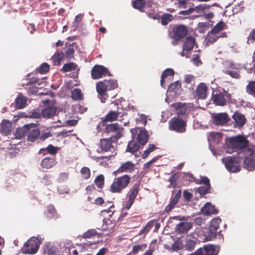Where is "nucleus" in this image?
Segmentation results:
<instances>
[{
	"instance_id": "nucleus-1",
	"label": "nucleus",
	"mask_w": 255,
	"mask_h": 255,
	"mask_svg": "<svg viewBox=\"0 0 255 255\" xmlns=\"http://www.w3.org/2000/svg\"><path fill=\"white\" fill-rule=\"evenodd\" d=\"M118 87V82L115 79L104 80L97 83L96 90L98 93V98L102 103H105L108 97V90H113Z\"/></svg>"
},
{
	"instance_id": "nucleus-2",
	"label": "nucleus",
	"mask_w": 255,
	"mask_h": 255,
	"mask_svg": "<svg viewBox=\"0 0 255 255\" xmlns=\"http://www.w3.org/2000/svg\"><path fill=\"white\" fill-rule=\"evenodd\" d=\"M130 180L131 177L128 174L115 178L110 186V192L113 193H122L128 187Z\"/></svg>"
},
{
	"instance_id": "nucleus-3",
	"label": "nucleus",
	"mask_w": 255,
	"mask_h": 255,
	"mask_svg": "<svg viewBox=\"0 0 255 255\" xmlns=\"http://www.w3.org/2000/svg\"><path fill=\"white\" fill-rule=\"evenodd\" d=\"M249 144V141L242 135H238L230 137L227 144L230 148L231 152H238L239 150L246 148Z\"/></svg>"
},
{
	"instance_id": "nucleus-4",
	"label": "nucleus",
	"mask_w": 255,
	"mask_h": 255,
	"mask_svg": "<svg viewBox=\"0 0 255 255\" xmlns=\"http://www.w3.org/2000/svg\"><path fill=\"white\" fill-rule=\"evenodd\" d=\"M40 244L41 242L37 237H32L24 243L21 248V252L23 254H35L38 252Z\"/></svg>"
},
{
	"instance_id": "nucleus-5",
	"label": "nucleus",
	"mask_w": 255,
	"mask_h": 255,
	"mask_svg": "<svg viewBox=\"0 0 255 255\" xmlns=\"http://www.w3.org/2000/svg\"><path fill=\"white\" fill-rule=\"evenodd\" d=\"M211 100L216 106H225L231 101V95L224 89L223 92L212 93Z\"/></svg>"
},
{
	"instance_id": "nucleus-6",
	"label": "nucleus",
	"mask_w": 255,
	"mask_h": 255,
	"mask_svg": "<svg viewBox=\"0 0 255 255\" xmlns=\"http://www.w3.org/2000/svg\"><path fill=\"white\" fill-rule=\"evenodd\" d=\"M123 129V128L118 124L114 123L106 125L105 131L107 133H112L110 139L116 142L122 137Z\"/></svg>"
},
{
	"instance_id": "nucleus-7",
	"label": "nucleus",
	"mask_w": 255,
	"mask_h": 255,
	"mask_svg": "<svg viewBox=\"0 0 255 255\" xmlns=\"http://www.w3.org/2000/svg\"><path fill=\"white\" fill-rule=\"evenodd\" d=\"M169 129L178 133H183L186 129V121L182 119L174 117L169 122Z\"/></svg>"
},
{
	"instance_id": "nucleus-8",
	"label": "nucleus",
	"mask_w": 255,
	"mask_h": 255,
	"mask_svg": "<svg viewBox=\"0 0 255 255\" xmlns=\"http://www.w3.org/2000/svg\"><path fill=\"white\" fill-rule=\"evenodd\" d=\"M226 168L231 172H237L240 171V161L237 157L228 156L222 159Z\"/></svg>"
},
{
	"instance_id": "nucleus-9",
	"label": "nucleus",
	"mask_w": 255,
	"mask_h": 255,
	"mask_svg": "<svg viewBox=\"0 0 255 255\" xmlns=\"http://www.w3.org/2000/svg\"><path fill=\"white\" fill-rule=\"evenodd\" d=\"M246 155L243 160L245 168L249 170L255 169V149L248 148L246 150Z\"/></svg>"
},
{
	"instance_id": "nucleus-10",
	"label": "nucleus",
	"mask_w": 255,
	"mask_h": 255,
	"mask_svg": "<svg viewBox=\"0 0 255 255\" xmlns=\"http://www.w3.org/2000/svg\"><path fill=\"white\" fill-rule=\"evenodd\" d=\"M140 186V183L139 182H137L134 184L130 188L127 194L128 201L125 205V209L128 210L132 205L134 202V200L139 192Z\"/></svg>"
},
{
	"instance_id": "nucleus-11",
	"label": "nucleus",
	"mask_w": 255,
	"mask_h": 255,
	"mask_svg": "<svg viewBox=\"0 0 255 255\" xmlns=\"http://www.w3.org/2000/svg\"><path fill=\"white\" fill-rule=\"evenodd\" d=\"M188 34V29L184 25H175L170 32V36L176 40H179L185 37Z\"/></svg>"
},
{
	"instance_id": "nucleus-12",
	"label": "nucleus",
	"mask_w": 255,
	"mask_h": 255,
	"mask_svg": "<svg viewBox=\"0 0 255 255\" xmlns=\"http://www.w3.org/2000/svg\"><path fill=\"white\" fill-rule=\"evenodd\" d=\"M112 142H114L110 139V138L101 139L99 145L98 152H111L110 154H114L113 151L115 150V149Z\"/></svg>"
},
{
	"instance_id": "nucleus-13",
	"label": "nucleus",
	"mask_w": 255,
	"mask_h": 255,
	"mask_svg": "<svg viewBox=\"0 0 255 255\" xmlns=\"http://www.w3.org/2000/svg\"><path fill=\"white\" fill-rule=\"evenodd\" d=\"M108 74L110 75L108 69L102 65H96L91 70V76L93 79H100Z\"/></svg>"
},
{
	"instance_id": "nucleus-14",
	"label": "nucleus",
	"mask_w": 255,
	"mask_h": 255,
	"mask_svg": "<svg viewBox=\"0 0 255 255\" xmlns=\"http://www.w3.org/2000/svg\"><path fill=\"white\" fill-rule=\"evenodd\" d=\"M135 165L131 161H128L121 164L117 170L114 172L115 175L124 172L132 173L135 170Z\"/></svg>"
},
{
	"instance_id": "nucleus-15",
	"label": "nucleus",
	"mask_w": 255,
	"mask_h": 255,
	"mask_svg": "<svg viewBox=\"0 0 255 255\" xmlns=\"http://www.w3.org/2000/svg\"><path fill=\"white\" fill-rule=\"evenodd\" d=\"M208 87L203 82L200 83L195 91V96L199 100H204L207 98Z\"/></svg>"
},
{
	"instance_id": "nucleus-16",
	"label": "nucleus",
	"mask_w": 255,
	"mask_h": 255,
	"mask_svg": "<svg viewBox=\"0 0 255 255\" xmlns=\"http://www.w3.org/2000/svg\"><path fill=\"white\" fill-rule=\"evenodd\" d=\"M190 255H217V254L214 246L208 245H204L203 249L200 248Z\"/></svg>"
},
{
	"instance_id": "nucleus-17",
	"label": "nucleus",
	"mask_w": 255,
	"mask_h": 255,
	"mask_svg": "<svg viewBox=\"0 0 255 255\" xmlns=\"http://www.w3.org/2000/svg\"><path fill=\"white\" fill-rule=\"evenodd\" d=\"M213 123L217 126H224L227 124L229 119L226 113H222L215 114L213 117Z\"/></svg>"
},
{
	"instance_id": "nucleus-18",
	"label": "nucleus",
	"mask_w": 255,
	"mask_h": 255,
	"mask_svg": "<svg viewBox=\"0 0 255 255\" xmlns=\"http://www.w3.org/2000/svg\"><path fill=\"white\" fill-rule=\"evenodd\" d=\"M36 125L34 124H26L22 127L17 128L15 133V136L17 138H21L33 128L35 127Z\"/></svg>"
},
{
	"instance_id": "nucleus-19",
	"label": "nucleus",
	"mask_w": 255,
	"mask_h": 255,
	"mask_svg": "<svg viewBox=\"0 0 255 255\" xmlns=\"http://www.w3.org/2000/svg\"><path fill=\"white\" fill-rule=\"evenodd\" d=\"M192 228V224L189 222H180L175 227V231L180 234H186Z\"/></svg>"
},
{
	"instance_id": "nucleus-20",
	"label": "nucleus",
	"mask_w": 255,
	"mask_h": 255,
	"mask_svg": "<svg viewBox=\"0 0 255 255\" xmlns=\"http://www.w3.org/2000/svg\"><path fill=\"white\" fill-rule=\"evenodd\" d=\"M56 159L53 157H45L42 159L40 165L45 169H50L54 167L57 164Z\"/></svg>"
},
{
	"instance_id": "nucleus-21",
	"label": "nucleus",
	"mask_w": 255,
	"mask_h": 255,
	"mask_svg": "<svg viewBox=\"0 0 255 255\" xmlns=\"http://www.w3.org/2000/svg\"><path fill=\"white\" fill-rule=\"evenodd\" d=\"M176 112L177 118L187 117L188 116V107L186 104L177 103L176 106Z\"/></svg>"
},
{
	"instance_id": "nucleus-22",
	"label": "nucleus",
	"mask_w": 255,
	"mask_h": 255,
	"mask_svg": "<svg viewBox=\"0 0 255 255\" xmlns=\"http://www.w3.org/2000/svg\"><path fill=\"white\" fill-rule=\"evenodd\" d=\"M57 112V109L53 106L46 107L42 110L41 115L43 118L49 119L55 116Z\"/></svg>"
},
{
	"instance_id": "nucleus-23",
	"label": "nucleus",
	"mask_w": 255,
	"mask_h": 255,
	"mask_svg": "<svg viewBox=\"0 0 255 255\" xmlns=\"http://www.w3.org/2000/svg\"><path fill=\"white\" fill-rule=\"evenodd\" d=\"M102 213H107L109 214V217L107 218L110 221H113V222L116 224L117 222L122 220L123 217L125 216L127 213H125L123 216H119L118 214L115 212H112L110 210H104L102 211Z\"/></svg>"
},
{
	"instance_id": "nucleus-24",
	"label": "nucleus",
	"mask_w": 255,
	"mask_h": 255,
	"mask_svg": "<svg viewBox=\"0 0 255 255\" xmlns=\"http://www.w3.org/2000/svg\"><path fill=\"white\" fill-rule=\"evenodd\" d=\"M181 191L179 190L173 198L171 199L170 203L165 207V211L169 213L171 210L175 207L181 197Z\"/></svg>"
},
{
	"instance_id": "nucleus-25",
	"label": "nucleus",
	"mask_w": 255,
	"mask_h": 255,
	"mask_svg": "<svg viewBox=\"0 0 255 255\" xmlns=\"http://www.w3.org/2000/svg\"><path fill=\"white\" fill-rule=\"evenodd\" d=\"M149 135L146 130H140L137 135V140L141 145H145L148 141Z\"/></svg>"
},
{
	"instance_id": "nucleus-26",
	"label": "nucleus",
	"mask_w": 255,
	"mask_h": 255,
	"mask_svg": "<svg viewBox=\"0 0 255 255\" xmlns=\"http://www.w3.org/2000/svg\"><path fill=\"white\" fill-rule=\"evenodd\" d=\"M201 211L203 214L206 215H215L218 213L215 207L210 203H206L201 208Z\"/></svg>"
},
{
	"instance_id": "nucleus-27",
	"label": "nucleus",
	"mask_w": 255,
	"mask_h": 255,
	"mask_svg": "<svg viewBox=\"0 0 255 255\" xmlns=\"http://www.w3.org/2000/svg\"><path fill=\"white\" fill-rule=\"evenodd\" d=\"M195 43V39L191 36L187 37L184 42L183 50L187 51L192 50Z\"/></svg>"
},
{
	"instance_id": "nucleus-28",
	"label": "nucleus",
	"mask_w": 255,
	"mask_h": 255,
	"mask_svg": "<svg viewBox=\"0 0 255 255\" xmlns=\"http://www.w3.org/2000/svg\"><path fill=\"white\" fill-rule=\"evenodd\" d=\"M232 118L237 125L240 127H242L245 125L246 121L245 117L243 114L237 112L234 113L232 116Z\"/></svg>"
},
{
	"instance_id": "nucleus-29",
	"label": "nucleus",
	"mask_w": 255,
	"mask_h": 255,
	"mask_svg": "<svg viewBox=\"0 0 255 255\" xmlns=\"http://www.w3.org/2000/svg\"><path fill=\"white\" fill-rule=\"evenodd\" d=\"M27 99L21 94H19L15 100V108L17 109H21L26 106Z\"/></svg>"
},
{
	"instance_id": "nucleus-30",
	"label": "nucleus",
	"mask_w": 255,
	"mask_h": 255,
	"mask_svg": "<svg viewBox=\"0 0 255 255\" xmlns=\"http://www.w3.org/2000/svg\"><path fill=\"white\" fill-rule=\"evenodd\" d=\"M218 231L209 227L204 232L205 240L206 241H212L215 239L217 235Z\"/></svg>"
},
{
	"instance_id": "nucleus-31",
	"label": "nucleus",
	"mask_w": 255,
	"mask_h": 255,
	"mask_svg": "<svg viewBox=\"0 0 255 255\" xmlns=\"http://www.w3.org/2000/svg\"><path fill=\"white\" fill-rule=\"evenodd\" d=\"M11 124L7 120H3L0 125V131L4 134L7 135L10 132Z\"/></svg>"
},
{
	"instance_id": "nucleus-32",
	"label": "nucleus",
	"mask_w": 255,
	"mask_h": 255,
	"mask_svg": "<svg viewBox=\"0 0 255 255\" xmlns=\"http://www.w3.org/2000/svg\"><path fill=\"white\" fill-rule=\"evenodd\" d=\"M27 139L30 142H34L38 138H39L40 130L38 129H32L29 131Z\"/></svg>"
},
{
	"instance_id": "nucleus-33",
	"label": "nucleus",
	"mask_w": 255,
	"mask_h": 255,
	"mask_svg": "<svg viewBox=\"0 0 255 255\" xmlns=\"http://www.w3.org/2000/svg\"><path fill=\"white\" fill-rule=\"evenodd\" d=\"M113 221H110L107 218H105L103 219V224L102 226V230L105 231H110L112 230L116 226Z\"/></svg>"
},
{
	"instance_id": "nucleus-34",
	"label": "nucleus",
	"mask_w": 255,
	"mask_h": 255,
	"mask_svg": "<svg viewBox=\"0 0 255 255\" xmlns=\"http://www.w3.org/2000/svg\"><path fill=\"white\" fill-rule=\"evenodd\" d=\"M155 222V221L154 220L149 221L142 228V229L139 232L138 235L139 236L142 235L145 236L153 227Z\"/></svg>"
},
{
	"instance_id": "nucleus-35",
	"label": "nucleus",
	"mask_w": 255,
	"mask_h": 255,
	"mask_svg": "<svg viewBox=\"0 0 255 255\" xmlns=\"http://www.w3.org/2000/svg\"><path fill=\"white\" fill-rule=\"evenodd\" d=\"M225 26V23L222 21H220L212 28L211 31H209V33L217 34L219 32L224 29Z\"/></svg>"
},
{
	"instance_id": "nucleus-36",
	"label": "nucleus",
	"mask_w": 255,
	"mask_h": 255,
	"mask_svg": "<svg viewBox=\"0 0 255 255\" xmlns=\"http://www.w3.org/2000/svg\"><path fill=\"white\" fill-rule=\"evenodd\" d=\"M139 147V145L134 140H131L128 142L126 151L130 153H134L138 150Z\"/></svg>"
},
{
	"instance_id": "nucleus-37",
	"label": "nucleus",
	"mask_w": 255,
	"mask_h": 255,
	"mask_svg": "<svg viewBox=\"0 0 255 255\" xmlns=\"http://www.w3.org/2000/svg\"><path fill=\"white\" fill-rule=\"evenodd\" d=\"M174 72L172 69L168 68L165 70L161 77L160 84L161 86L164 87V84L165 82V78L168 76H173Z\"/></svg>"
},
{
	"instance_id": "nucleus-38",
	"label": "nucleus",
	"mask_w": 255,
	"mask_h": 255,
	"mask_svg": "<svg viewBox=\"0 0 255 255\" xmlns=\"http://www.w3.org/2000/svg\"><path fill=\"white\" fill-rule=\"evenodd\" d=\"M64 53L62 52H56L52 57L53 65L54 66L59 65L60 64L61 61L64 58Z\"/></svg>"
},
{
	"instance_id": "nucleus-39",
	"label": "nucleus",
	"mask_w": 255,
	"mask_h": 255,
	"mask_svg": "<svg viewBox=\"0 0 255 255\" xmlns=\"http://www.w3.org/2000/svg\"><path fill=\"white\" fill-rule=\"evenodd\" d=\"M71 98L73 100L80 101L83 98V95L81 90L79 88H76L71 92Z\"/></svg>"
},
{
	"instance_id": "nucleus-40",
	"label": "nucleus",
	"mask_w": 255,
	"mask_h": 255,
	"mask_svg": "<svg viewBox=\"0 0 255 255\" xmlns=\"http://www.w3.org/2000/svg\"><path fill=\"white\" fill-rule=\"evenodd\" d=\"M77 68V65L74 62L65 64L61 69L63 72H68L75 70Z\"/></svg>"
},
{
	"instance_id": "nucleus-41",
	"label": "nucleus",
	"mask_w": 255,
	"mask_h": 255,
	"mask_svg": "<svg viewBox=\"0 0 255 255\" xmlns=\"http://www.w3.org/2000/svg\"><path fill=\"white\" fill-rule=\"evenodd\" d=\"M131 3L133 8L141 11L146 2L144 0H132Z\"/></svg>"
},
{
	"instance_id": "nucleus-42",
	"label": "nucleus",
	"mask_w": 255,
	"mask_h": 255,
	"mask_svg": "<svg viewBox=\"0 0 255 255\" xmlns=\"http://www.w3.org/2000/svg\"><path fill=\"white\" fill-rule=\"evenodd\" d=\"M190 176L191 177V178L193 179V180H191V181H195V183L197 184H203L205 185V186H211V185L210 183V180L207 177H201V179L199 180V179H196L195 178V177H194L191 175H190Z\"/></svg>"
},
{
	"instance_id": "nucleus-43",
	"label": "nucleus",
	"mask_w": 255,
	"mask_h": 255,
	"mask_svg": "<svg viewBox=\"0 0 255 255\" xmlns=\"http://www.w3.org/2000/svg\"><path fill=\"white\" fill-rule=\"evenodd\" d=\"M160 18L161 24L163 25H166L173 20V16L170 13H165L163 14Z\"/></svg>"
},
{
	"instance_id": "nucleus-44",
	"label": "nucleus",
	"mask_w": 255,
	"mask_h": 255,
	"mask_svg": "<svg viewBox=\"0 0 255 255\" xmlns=\"http://www.w3.org/2000/svg\"><path fill=\"white\" fill-rule=\"evenodd\" d=\"M221 222V219L220 218H214L211 221L209 227L218 231L219 229L220 224Z\"/></svg>"
},
{
	"instance_id": "nucleus-45",
	"label": "nucleus",
	"mask_w": 255,
	"mask_h": 255,
	"mask_svg": "<svg viewBox=\"0 0 255 255\" xmlns=\"http://www.w3.org/2000/svg\"><path fill=\"white\" fill-rule=\"evenodd\" d=\"M118 116V114L115 111H110L105 117L103 122H112L115 121Z\"/></svg>"
},
{
	"instance_id": "nucleus-46",
	"label": "nucleus",
	"mask_w": 255,
	"mask_h": 255,
	"mask_svg": "<svg viewBox=\"0 0 255 255\" xmlns=\"http://www.w3.org/2000/svg\"><path fill=\"white\" fill-rule=\"evenodd\" d=\"M65 57L67 58H71L73 57L75 52L74 46L72 44H69L65 47Z\"/></svg>"
},
{
	"instance_id": "nucleus-47",
	"label": "nucleus",
	"mask_w": 255,
	"mask_h": 255,
	"mask_svg": "<svg viewBox=\"0 0 255 255\" xmlns=\"http://www.w3.org/2000/svg\"><path fill=\"white\" fill-rule=\"evenodd\" d=\"M246 92L250 95H255V81L249 82L246 88Z\"/></svg>"
},
{
	"instance_id": "nucleus-48",
	"label": "nucleus",
	"mask_w": 255,
	"mask_h": 255,
	"mask_svg": "<svg viewBox=\"0 0 255 255\" xmlns=\"http://www.w3.org/2000/svg\"><path fill=\"white\" fill-rule=\"evenodd\" d=\"M226 74L230 75L231 77L235 79H239L241 78L240 71L239 69L236 70H226L224 71Z\"/></svg>"
},
{
	"instance_id": "nucleus-49",
	"label": "nucleus",
	"mask_w": 255,
	"mask_h": 255,
	"mask_svg": "<svg viewBox=\"0 0 255 255\" xmlns=\"http://www.w3.org/2000/svg\"><path fill=\"white\" fill-rule=\"evenodd\" d=\"M82 178L84 179H88L90 177L91 172L90 169L87 167H83L80 170Z\"/></svg>"
},
{
	"instance_id": "nucleus-50",
	"label": "nucleus",
	"mask_w": 255,
	"mask_h": 255,
	"mask_svg": "<svg viewBox=\"0 0 255 255\" xmlns=\"http://www.w3.org/2000/svg\"><path fill=\"white\" fill-rule=\"evenodd\" d=\"M49 69L50 66L46 63H43L37 69L39 73L41 74H46L49 71Z\"/></svg>"
},
{
	"instance_id": "nucleus-51",
	"label": "nucleus",
	"mask_w": 255,
	"mask_h": 255,
	"mask_svg": "<svg viewBox=\"0 0 255 255\" xmlns=\"http://www.w3.org/2000/svg\"><path fill=\"white\" fill-rule=\"evenodd\" d=\"M95 183L99 188H102L104 185V177L103 175H98L95 180Z\"/></svg>"
},
{
	"instance_id": "nucleus-52",
	"label": "nucleus",
	"mask_w": 255,
	"mask_h": 255,
	"mask_svg": "<svg viewBox=\"0 0 255 255\" xmlns=\"http://www.w3.org/2000/svg\"><path fill=\"white\" fill-rule=\"evenodd\" d=\"M156 148L154 144H149L148 145V148L144 151L142 157V158H146L148 156L150 152H152Z\"/></svg>"
},
{
	"instance_id": "nucleus-53",
	"label": "nucleus",
	"mask_w": 255,
	"mask_h": 255,
	"mask_svg": "<svg viewBox=\"0 0 255 255\" xmlns=\"http://www.w3.org/2000/svg\"><path fill=\"white\" fill-rule=\"evenodd\" d=\"M114 155L115 154H109L107 156L98 157L97 158V162H99L100 165L103 166L106 165L107 163L105 159H106V160H108L111 157L114 156Z\"/></svg>"
},
{
	"instance_id": "nucleus-54",
	"label": "nucleus",
	"mask_w": 255,
	"mask_h": 255,
	"mask_svg": "<svg viewBox=\"0 0 255 255\" xmlns=\"http://www.w3.org/2000/svg\"><path fill=\"white\" fill-rule=\"evenodd\" d=\"M97 235V232L95 229H89L83 235V238L90 239Z\"/></svg>"
},
{
	"instance_id": "nucleus-55",
	"label": "nucleus",
	"mask_w": 255,
	"mask_h": 255,
	"mask_svg": "<svg viewBox=\"0 0 255 255\" xmlns=\"http://www.w3.org/2000/svg\"><path fill=\"white\" fill-rule=\"evenodd\" d=\"M220 36H217L216 34L210 33L209 31L206 37L208 43H213L215 42Z\"/></svg>"
},
{
	"instance_id": "nucleus-56",
	"label": "nucleus",
	"mask_w": 255,
	"mask_h": 255,
	"mask_svg": "<svg viewBox=\"0 0 255 255\" xmlns=\"http://www.w3.org/2000/svg\"><path fill=\"white\" fill-rule=\"evenodd\" d=\"M196 241L192 240H189L185 244V248L189 251L193 250L196 245Z\"/></svg>"
},
{
	"instance_id": "nucleus-57",
	"label": "nucleus",
	"mask_w": 255,
	"mask_h": 255,
	"mask_svg": "<svg viewBox=\"0 0 255 255\" xmlns=\"http://www.w3.org/2000/svg\"><path fill=\"white\" fill-rule=\"evenodd\" d=\"M147 248L146 244L142 245H135L133 246L132 252L133 253L136 254L140 251H143Z\"/></svg>"
},
{
	"instance_id": "nucleus-58",
	"label": "nucleus",
	"mask_w": 255,
	"mask_h": 255,
	"mask_svg": "<svg viewBox=\"0 0 255 255\" xmlns=\"http://www.w3.org/2000/svg\"><path fill=\"white\" fill-rule=\"evenodd\" d=\"M194 0H178V3L180 8H186L187 5L191 4L193 5L192 1Z\"/></svg>"
},
{
	"instance_id": "nucleus-59",
	"label": "nucleus",
	"mask_w": 255,
	"mask_h": 255,
	"mask_svg": "<svg viewBox=\"0 0 255 255\" xmlns=\"http://www.w3.org/2000/svg\"><path fill=\"white\" fill-rule=\"evenodd\" d=\"M211 186H203L198 188L197 192L201 195H206L207 194L210 190Z\"/></svg>"
},
{
	"instance_id": "nucleus-60",
	"label": "nucleus",
	"mask_w": 255,
	"mask_h": 255,
	"mask_svg": "<svg viewBox=\"0 0 255 255\" xmlns=\"http://www.w3.org/2000/svg\"><path fill=\"white\" fill-rule=\"evenodd\" d=\"M59 148L54 146L52 144H49L46 147L47 153L51 155L56 154L58 151Z\"/></svg>"
},
{
	"instance_id": "nucleus-61",
	"label": "nucleus",
	"mask_w": 255,
	"mask_h": 255,
	"mask_svg": "<svg viewBox=\"0 0 255 255\" xmlns=\"http://www.w3.org/2000/svg\"><path fill=\"white\" fill-rule=\"evenodd\" d=\"M84 17V14L79 13L75 16L74 21L73 22L75 28H77L79 26V23L81 22Z\"/></svg>"
},
{
	"instance_id": "nucleus-62",
	"label": "nucleus",
	"mask_w": 255,
	"mask_h": 255,
	"mask_svg": "<svg viewBox=\"0 0 255 255\" xmlns=\"http://www.w3.org/2000/svg\"><path fill=\"white\" fill-rule=\"evenodd\" d=\"M52 133L50 131H42L41 133H40L39 139L41 141H44L47 138L52 136Z\"/></svg>"
},
{
	"instance_id": "nucleus-63",
	"label": "nucleus",
	"mask_w": 255,
	"mask_h": 255,
	"mask_svg": "<svg viewBox=\"0 0 255 255\" xmlns=\"http://www.w3.org/2000/svg\"><path fill=\"white\" fill-rule=\"evenodd\" d=\"M178 176L176 173L172 174L170 178L169 181L170 182V185L173 187H175L176 186V182L178 179Z\"/></svg>"
},
{
	"instance_id": "nucleus-64",
	"label": "nucleus",
	"mask_w": 255,
	"mask_h": 255,
	"mask_svg": "<svg viewBox=\"0 0 255 255\" xmlns=\"http://www.w3.org/2000/svg\"><path fill=\"white\" fill-rule=\"evenodd\" d=\"M41 182L45 185L51 184V176L49 174H45L42 179Z\"/></svg>"
}]
</instances>
